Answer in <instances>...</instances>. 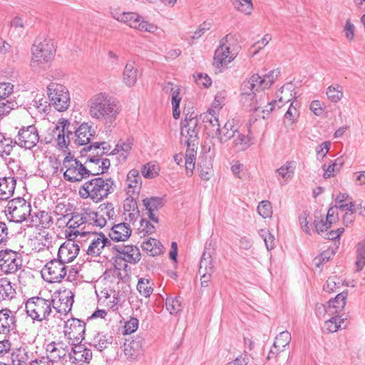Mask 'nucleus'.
Wrapping results in <instances>:
<instances>
[{"instance_id":"nucleus-1","label":"nucleus","mask_w":365,"mask_h":365,"mask_svg":"<svg viewBox=\"0 0 365 365\" xmlns=\"http://www.w3.org/2000/svg\"><path fill=\"white\" fill-rule=\"evenodd\" d=\"M90 115L105 123H112L118 114L117 105L106 93L93 95L88 101Z\"/></svg>"},{"instance_id":"nucleus-2","label":"nucleus","mask_w":365,"mask_h":365,"mask_svg":"<svg viewBox=\"0 0 365 365\" xmlns=\"http://www.w3.org/2000/svg\"><path fill=\"white\" fill-rule=\"evenodd\" d=\"M115 185L111 178L98 177L85 182L79 188V195L83 199H91L99 202L114 192Z\"/></svg>"},{"instance_id":"nucleus-3","label":"nucleus","mask_w":365,"mask_h":365,"mask_svg":"<svg viewBox=\"0 0 365 365\" xmlns=\"http://www.w3.org/2000/svg\"><path fill=\"white\" fill-rule=\"evenodd\" d=\"M53 173H63V179L70 182H78L88 178V168L70 153L63 158L60 168H54Z\"/></svg>"},{"instance_id":"nucleus-4","label":"nucleus","mask_w":365,"mask_h":365,"mask_svg":"<svg viewBox=\"0 0 365 365\" xmlns=\"http://www.w3.org/2000/svg\"><path fill=\"white\" fill-rule=\"evenodd\" d=\"M56 53L55 46L50 39L36 41L31 48V66L34 71H41L49 66Z\"/></svg>"},{"instance_id":"nucleus-5","label":"nucleus","mask_w":365,"mask_h":365,"mask_svg":"<svg viewBox=\"0 0 365 365\" xmlns=\"http://www.w3.org/2000/svg\"><path fill=\"white\" fill-rule=\"evenodd\" d=\"M239 47L234 35H226L220 40V45L215 51L214 66L219 69L226 68L237 56Z\"/></svg>"},{"instance_id":"nucleus-6","label":"nucleus","mask_w":365,"mask_h":365,"mask_svg":"<svg viewBox=\"0 0 365 365\" xmlns=\"http://www.w3.org/2000/svg\"><path fill=\"white\" fill-rule=\"evenodd\" d=\"M58 219V222H62L61 225L65 224L68 228L66 230V237L75 239L78 236H86L88 232L84 231L85 227L80 229L83 224L88 223L93 225V220L91 217V210L85 208L81 215H74L70 217L68 214L61 215Z\"/></svg>"},{"instance_id":"nucleus-7","label":"nucleus","mask_w":365,"mask_h":365,"mask_svg":"<svg viewBox=\"0 0 365 365\" xmlns=\"http://www.w3.org/2000/svg\"><path fill=\"white\" fill-rule=\"evenodd\" d=\"M259 93V88L249 78L242 84L240 99L241 104L250 111L258 110L266 103L265 96Z\"/></svg>"},{"instance_id":"nucleus-8","label":"nucleus","mask_w":365,"mask_h":365,"mask_svg":"<svg viewBox=\"0 0 365 365\" xmlns=\"http://www.w3.org/2000/svg\"><path fill=\"white\" fill-rule=\"evenodd\" d=\"M204 125L207 134L210 137L217 138L220 144H224L234 138L238 130L235 119L228 120L222 127L220 126L218 119L205 123Z\"/></svg>"},{"instance_id":"nucleus-9","label":"nucleus","mask_w":365,"mask_h":365,"mask_svg":"<svg viewBox=\"0 0 365 365\" xmlns=\"http://www.w3.org/2000/svg\"><path fill=\"white\" fill-rule=\"evenodd\" d=\"M28 317L33 320L42 322L48 319L52 314V302L40 297L29 299L25 304Z\"/></svg>"},{"instance_id":"nucleus-10","label":"nucleus","mask_w":365,"mask_h":365,"mask_svg":"<svg viewBox=\"0 0 365 365\" xmlns=\"http://www.w3.org/2000/svg\"><path fill=\"white\" fill-rule=\"evenodd\" d=\"M112 16L118 21L140 31L153 34L158 30L157 25L145 21L141 16L134 12H113Z\"/></svg>"},{"instance_id":"nucleus-11","label":"nucleus","mask_w":365,"mask_h":365,"mask_svg":"<svg viewBox=\"0 0 365 365\" xmlns=\"http://www.w3.org/2000/svg\"><path fill=\"white\" fill-rule=\"evenodd\" d=\"M47 94L50 104L58 111H65L69 108L70 93L68 88L63 85L51 83L47 86Z\"/></svg>"},{"instance_id":"nucleus-12","label":"nucleus","mask_w":365,"mask_h":365,"mask_svg":"<svg viewBox=\"0 0 365 365\" xmlns=\"http://www.w3.org/2000/svg\"><path fill=\"white\" fill-rule=\"evenodd\" d=\"M5 212L11 222L21 223L31 215V207L24 198L17 197L9 201Z\"/></svg>"},{"instance_id":"nucleus-13","label":"nucleus","mask_w":365,"mask_h":365,"mask_svg":"<svg viewBox=\"0 0 365 365\" xmlns=\"http://www.w3.org/2000/svg\"><path fill=\"white\" fill-rule=\"evenodd\" d=\"M67 266L59 259L48 261L41 269L43 279L49 283L60 282L66 277Z\"/></svg>"},{"instance_id":"nucleus-14","label":"nucleus","mask_w":365,"mask_h":365,"mask_svg":"<svg viewBox=\"0 0 365 365\" xmlns=\"http://www.w3.org/2000/svg\"><path fill=\"white\" fill-rule=\"evenodd\" d=\"M86 324L84 322L71 318L65 322L63 334L71 344H80L84 339Z\"/></svg>"},{"instance_id":"nucleus-15","label":"nucleus","mask_w":365,"mask_h":365,"mask_svg":"<svg viewBox=\"0 0 365 365\" xmlns=\"http://www.w3.org/2000/svg\"><path fill=\"white\" fill-rule=\"evenodd\" d=\"M21 266L22 259L19 253L11 250L0 251V269L4 273H15Z\"/></svg>"},{"instance_id":"nucleus-16","label":"nucleus","mask_w":365,"mask_h":365,"mask_svg":"<svg viewBox=\"0 0 365 365\" xmlns=\"http://www.w3.org/2000/svg\"><path fill=\"white\" fill-rule=\"evenodd\" d=\"M91 217L93 220V225L96 227L102 228L108 222L113 225L115 217L113 205L110 202L101 205L96 212L91 210Z\"/></svg>"},{"instance_id":"nucleus-17","label":"nucleus","mask_w":365,"mask_h":365,"mask_svg":"<svg viewBox=\"0 0 365 365\" xmlns=\"http://www.w3.org/2000/svg\"><path fill=\"white\" fill-rule=\"evenodd\" d=\"M39 141V135L37 128L34 125L21 128L16 136V143L21 148L31 149Z\"/></svg>"},{"instance_id":"nucleus-18","label":"nucleus","mask_w":365,"mask_h":365,"mask_svg":"<svg viewBox=\"0 0 365 365\" xmlns=\"http://www.w3.org/2000/svg\"><path fill=\"white\" fill-rule=\"evenodd\" d=\"M74 294L71 290L65 289L60 292L55 298L51 299L52 312L55 311L60 315H66L71 310L73 303Z\"/></svg>"},{"instance_id":"nucleus-19","label":"nucleus","mask_w":365,"mask_h":365,"mask_svg":"<svg viewBox=\"0 0 365 365\" xmlns=\"http://www.w3.org/2000/svg\"><path fill=\"white\" fill-rule=\"evenodd\" d=\"M226 92L221 91L217 93L214 100L207 110L200 115L203 123L218 119V115L225 103Z\"/></svg>"},{"instance_id":"nucleus-20","label":"nucleus","mask_w":365,"mask_h":365,"mask_svg":"<svg viewBox=\"0 0 365 365\" xmlns=\"http://www.w3.org/2000/svg\"><path fill=\"white\" fill-rule=\"evenodd\" d=\"M67 240L58 248V259L63 263L72 262L78 255L80 247L73 238L66 237Z\"/></svg>"},{"instance_id":"nucleus-21","label":"nucleus","mask_w":365,"mask_h":365,"mask_svg":"<svg viewBox=\"0 0 365 365\" xmlns=\"http://www.w3.org/2000/svg\"><path fill=\"white\" fill-rule=\"evenodd\" d=\"M197 126V120L192 118L189 120H185L181 128L182 143L187 146H197L198 144L197 132L195 130Z\"/></svg>"},{"instance_id":"nucleus-22","label":"nucleus","mask_w":365,"mask_h":365,"mask_svg":"<svg viewBox=\"0 0 365 365\" xmlns=\"http://www.w3.org/2000/svg\"><path fill=\"white\" fill-rule=\"evenodd\" d=\"M162 88L165 93L171 95V103L173 106V118L178 119L180 115V103L182 100V94L179 86L171 82H165Z\"/></svg>"},{"instance_id":"nucleus-23","label":"nucleus","mask_w":365,"mask_h":365,"mask_svg":"<svg viewBox=\"0 0 365 365\" xmlns=\"http://www.w3.org/2000/svg\"><path fill=\"white\" fill-rule=\"evenodd\" d=\"M88 239L91 243L87 250V254L91 256H98L101 255L105 246L109 243V240L103 233H96L88 232Z\"/></svg>"},{"instance_id":"nucleus-24","label":"nucleus","mask_w":365,"mask_h":365,"mask_svg":"<svg viewBox=\"0 0 365 365\" xmlns=\"http://www.w3.org/2000/svg\"><path fill=\"white\" fill-rule=\"evenodd\" d=\"M293 90L294 86L292 83H289L284 85L277 93L278 100L272 101V102L267 103L266 106V109H263L262 112H267V113L269 114L274 109L275 105H277V107L280 108L282 106L279 103H287L292 101L294 98V94L292 93Z\"/></svg>"},{"instance_id":"nucleus-25","label":"nucleus","mask_w":365,"mask_h":365,"mask_svg":"<svg viewBox=\"0 0 365 365\" xmlns=\"http://www.w3.org/2000/svg\"><path fill=\"white\" fill-rule=\"evenodd\" d=\"M73 345L74 346L71 349L68 355L69 361L76 365L88 363L92 359V351L79 344Z\"/></svg>"},{"instance_id":"nucleus-26","label":"nucleus","mask_w":365,"mask_h":365,"mask_svg":"<svg viewBox=\"0 0 365 365\" xmlns=\"http://www.w3.org/2000/svg\"><path fill=\"white\" fill-rule=\"evenodd\" d=\"M280 71L277 68L269 71L267 73H255L250 79L256 84L260 91L269 88L279 76Z\"/></svg>"},{"instance_id":"nucleus-27","label":"nucleus","mask_w":365,"mask_h":365,"mask_svg":"<svg viewBox=\"0 0 365 365\" xmlns=\"http://www.w3.org/2000/svg\"><path fill=\"white\" fill-rule=\"evenodd\" d=\"M118 256L124 261L135 264L140 261L141 255L138 247L133 245H118L114 247Z\"/></svg>"},{"instance_id":"nucleus-28","label":"nucleus","mask_w":365,"mask_h":365,"mask_svg":"<svg viewBox=\"0 0 365 365\" xmlns=\"http://www.w3.org/2000/svg\"><path fill=\"white\" fill-rule=\"evenodd\" d=\"M46 357L53 363L58 362L61 359L68 357L70 349L63 342H51L49 343L46 349Z\"/></svg>"},{"instance_id":"nucleus-29","label":"nucleus","mask_w":365,"mask_h":365,"mask_svg":"<svg viewBox=\"0 0 365 365\" xmlns=\"http://www.w3.org/2000/svg\"><path fill=\"white\" fill-rule=\"evenodd\" d=\"M15 315L9 309L0 310V334L6 336L15 328Z\"/></svg>"},{"instance_id":"nucleus-30","label":"nucleus","mask_w":365,"mask_h":365,"mask_svg":"<svg viewBox=\"0 0 365 365\" xmlns=\"http://www.w3.org/2000/svg\"><path fill=\"white\" fill-rule=\"evenodd\" d=\"M291 334L287 331L280 332L276 337L273 346L270 349L267 358L269 359L274 357L284 350L291 341Z\"/></svg>"},{"instance_id":"nucleus-31","label":"nucleus","mask_w":365,"mask_h":365,"mask_svg":"<svg viewBox=\"0 0 365 365\" xmlns=\"http://www.w3.org/2000/svg\"><path fill=\"white\" fill-rule=\"evenodd\" d=\"M68 125L69 123L63 120L59 122V125L55 126L53 130V133L57 135L56 140L61 148H67L70 143V135H72V133L68 130Z\"/></svg>"},{"instance_id":"nucleus-32","label":"nucleus","mask_w":365,"mask_h":365,"mask_svg":"<svg viewBox=\"0 0 365 365\" xmlns=\"http://www.w3.org/2000/svg\"><path fill=\"white\" fill-rule=\"evenodd\" d=\"M90 165L88 168V177L98 175L104 173L110 167V160L105 158H100L98 155L92 156L89 158Z\"/></svg>"},{"instance_id":"nucleus-33","label":"nucleus","mask_w":365,"mask_h":365,"mask_svg":"<svg viewBox=\"0 0 365 365\" xmlns=\"http://www.w3.org/2000/svg\"><path fill=\"white\" fill-rule=\"evenodd\" d=\"M132 230L128 223H119L112 225L109 237L113 241L124 242L131 235Z\"/></svg>"},{"instance_id":"nucleus-34","label":"nucleus","mask_w":365,"mask_h":365,"mask_svg":"<svg viewBox=\"0 0 365 365\" xmlns=\"http://www.w3.org/2000/svg\"><path fill=\"white\" fill-rule=\"evenodd\" d=\"M125 183L127 195L132 196L138 194L141 187V181L137 170L133 169L128 172Z\"/></svg>"},{"instance_id":"nucleus-35","label":"nucleus","mask_w":365,"mask_h":365,"mask_svg":"<svg viewBox=\"0 0 365 365\" xmlns=\"http://www.w3.org/2000/svg\"><path fill=\"white\" fill-rule=\"evenodd\" d=\"M348 296L347 292H342L338 294L334 299H330L327 303V314L339 315L343 311Z\"/></svg>"},{"instance_id":"nucleus-36","label":"nucleus","mask_w":365,"mask_h":365,"mask_svg":"<svg viewBox=\"0 0 365 365\" xmlns=\"http://www.w3.org/2000/svg\"><path fill=\"white\" fill-rule=\"evenodd\" d=\"M336 208H329L325 220L321 219L318 220L316 219L314 220L316 231L323 236L325 232L331 227V225L336 222Z\"/></svg>"},{"instance_id":"nucleus-37","label":"nucleus","mask_w":365,"mask_h":365,"mask_svg":"<svg viewBox=\"0 0 365 365\" xmlns=\"http://www.w3.org/2000/svg\"><path fill=\"white\" fill-rule=\"evenodd\" d=\"M95 134L92 126L88 123H82L75 131V143L78 145L88 144Z\"/></svg>"},{"instance_id":"nucleus-38","label":"nucleus","mask_w":365,"mask_h":365,"mask_svg":"<svg viewBox=\"0 0 365 365\" xmlns=\"http://www.w3.org/2000/svg\"><path fill=\"white\" fill-rule=\"evenodd\" d=\"M138 66L133 61H128L123 71V81L128 87L133 86L138 78Z\"/></svg>"},{"instance_id":"nucleus-39","label":"nucleus","mask_w":365,"mask_h":365,"mask_svg":"<svg viewBox=\"0 0 365 365\" xmlns=\"http://www.w3.org/2000/svg\"><path fill=\"white\" fill-rule=\"evenodd\" d=\"M16 181L12 177L0 178V200H7L13 196Z\"/></svg>"},{"instance_id":"nucleus-40","label":"nucleus","mask_w":365,"mask_h":365,"mask_svg":"<svg viewBox=\"0 0 365 365\" xmlns=\"http://www.w3.org/2000/svg\"><path fill=\"white\" fill-rule=\"evenodd\" d=\"M143 204L148 210L149 218L154 222H158V220L154 212L163 206V198L159 197H146L143 200Z\"/></svg>"},{"instance_id":"nucleus-41","label":"nucleus","mask_w":365,"mask_h":365,"mask_svg":"<svg viewBox=\"0 0 365 365\" xmlns=\"http://www.w3.org/2000/svg\"><path fill=\"white\" fill-rule=\"evenodd\" d=\"M200 177L202 180H209L213 175L212 160L210 157H202L200 159L197 167Z\"/></svg>"},{"instance_id":"nucleus-42","label":"nucleus","mask_w":365,"mask_h":365,"mask_svg":"<svg viewBox=\"0 0 365 365\" xmlns=\"http://www.w3.org/2000/svg\"><path fill=\"white\" fill-rule=\"evenodd\" d=\"M295 163L287 161L279 168L276 170L275 173L278 179L282 178L285 183L289 181L294 176L295 171Z\"/></svg>"},{"instance_id":"nucleus-43","label":"nucleus","mask_w":365,"mask_h":365,"mask_svg":"<svg viewBox=\"0 0 365 365\" xmlns=\"http://www.w3.org/2000/svg\"><path fill=\"white\" fill-rule=\"evenodd\" d=\"M31 222L33 223L32 225L43 229L49 228L53 224L51 216L48 212L45 211L36 212L35 216L32 217Z\"/></svg>"},{"instance_id":"nucleus-44","label":"nucleus","mask_w":365,"mask_h":365,"mask_svg":"<svg viewBox=\"0 0 365 365\" xmlns=\"http://www.w3.org/2000/svg\"><path fill=\"white\" fill-rule=\"evenodd\" d=\"M142 249L150 256H157L163 252V247L160 241L155 238H149L141 245Z\"/></svg>"},{"instance_id":"nucleus-45","label":"nucleus","mask_w":365,"mask_h":365,"mask_svg":"<svg viewBox=\"0 0 365 365\" xmlns=\"http://www.w3.org/2000/svg\"><path fill=\"white\" fill-rule=\"evenodd\" d=\"M133 145V143L132 139L128 138L125 140H120L116 144L115 148L110 152V154H119L122 159L125 160L131 150Z\"/></svg>"},{"instance_id":"nucleus-46","label":"nucleus","mask_w":365,"mask_h":365,"mask_svg":"<svg viewBox=\"0 0 365 365\" xmlns=\"http://www.w3.org/2000/svg\"><path fill=\"white\" fill-rule=\"evenodd\" d=\"M233 146L235 149L240 151H245L252 145V140L249 135H245L237 130L236 135L234 137Z\"/></svg>"},{"instance_id":"nucleus-47","label":"nucleus","mask_w":365,"mask_h":365,"mask_svg":"<svg viewBox=\"0 0 365 365\" xmlns=\"http://www.w3.org/2000/svg\"><path fill=\"white\" fill-rule=\"evenodd\" d=\"M11 360L14 365H30L31 354L25 349H18L13 351Z\"/></svg>"},{"instance_id":"nucleus-48","label":"nucleus","mask_w":365,"mask_h":365,"mask_svg":"<svg viewBox=\"0 0 365 365\" xmlns=\"http://www.w3.org/2000/svg\"><path fill=\"white\" fill-rule=\"evenodd\" d=\"M113 341V336L108 334L98 333L91 341L94 347L101 351L106 349Z\"/></svg>"},{"instance_id":"nucleus-49","label":"nucleus","mask_w":365,"mask_h":365,"mask_svg":"<svg viewBox=\"0 0 365 365\" xmlns=\"http://www.w3.org/2000/svg\"><path fill=\"white\" fill-rule=\"evenodd\" d=\"M345 319L341 316L334 315L324 323L323 330L327 333H334L342 328Z\"/></svg>"},{"instance_id":"nucleus-50","label":"nucleus","mask_w":365,"mask_h":365,"mask_svg":"<svg viewBox=\"0 0 365 365\" xmlns=\"http://www.w3.org/2000/svg\"><path fill=\"white\" fill-rule=\"evenodd\" d=\"M143 349L140 339L132 340L124 344V352L128 357L135 359L138 356Z\"/></svg>"},{"instance_id":"nucleus-51","label":"nucleus","mask_w":365,"mask_h":365,"mask_svg":"<svg viewBox=\"0 0 365 365\" xmlns=\"http://www.w3.org/2000/svg\"><path fill=\"white\" fill-rule=\"evenodd\" d=\"M187 150L185 155V168L187 173H192L195 166V156L197 154V146H187Z\"/></svg>"},{"instance_id":"nucleus-52","label":"nucleus","mask_w":365,"mask_h":365,"mask_svg":"<svg viewBox=\"0 0 365 365\" xmlns=\"http://www.w3.org/2000/svg\"><path fill=\"white\" fill-rule=\"evenodd\" d=\"M14 294L15 289L10 280L6 277L0 278V299L12 298Z\"/></svg>"},{"instance_id":"nucleus-53","label":"nucleus","mask_w":365,"mask_h":365,"mask_svg":"<svg viewBox=\"0 0 365 365\" xmlns=\"http://www.w3.org/2000/svg\"><path fill=\"white\" fill-rule=\"evenodd\" d=\"M214 264L212 255L206 250L203 252L199 266V272H213Z\"/></svg>"},{"instance_id":"nucleus-54","label":"nucleus","mask_w":365,"mask_h":365,"mask_svg":"<svg viewBox=\"0 0 365 365\" xmlns=\"http://www.w3.org/2000/svg\"><path fill=\"white\" fill-rule=\"evenodd\" d=\"M231 2L237 11L245 15H250L253 11L252 0H231Z\"/></svg>"},{"instance_id":"nucleus-55","label":"nucleus","mask_w":365,"mask_h":365,"mask_svg":"<svg viewBox=\"0 0 365 365\" xmlns=\"http://www.w3.org/2000/svg\"><path fill=\"white\" fill-rule=\"evenodd\" d=\"M14 144L11 138H6L0 133V156H9L13 150Z\"/></svg>"},{"instance_id":"nucleus-56","label":"nucleus","mask_w":365,"mask_h":365,"mask_svg":"<svg viewBox=\"0 0 365 365\" xmlns=\"http://www.w3.org/2000/svg\"><path fill=\"white\" fill-rule=\"evenodd\" d=\"M339 209L341 211H346L344 215L343 222L346 226H348L354 221V212H356L355 204L350 202L346 205H339Z\"/></svg>"},{"instance_id":"nucleus-57","label":"nucleus","mask_w":365,"mask_h":365,"mask_svg":"<svg viewBox=\"0 0 365 365\" xmlns=\"http://www.w3.org/2000/svg\"><path fill=\"white\" fill-rule=\"evenodd\" d=\"M326 94L329 101L337 103L343 97V88L339 85L330 86L327 88Z\"/></svg>"},{"instance_id":"nucleus-58","label":"nucleus","mask_w":365,"mask_h":365,"mask_svg":"<svg viewBox=\"0 0 365 365\" xmlns=\"http://www.w3.org/2000/svg\"><path fill=\"white\" fill-rule=\"evenodd\" d=\"M137 289L145 297H148L153 293V282L148 279L140 278L137 284Z\"/></svg>"},{"instance_id":"nucleus-59","label":"nucleus","mask_w":365,"mask_h":365,"mask_svg":"<svg viewBox=\"0 0 365 365\" xmlns=\"http://www.w3.org/2000/svg\"><path fill=\"white\" fill-rule=\"evenodd\" d=\"M166 308L171 314L178 313L182 310V301L180 297H169L166 299Z\"/></svg>"},{"instance_id":"nucleus-60","label":"nucleus","mask_w":365,"mask_h":365,"mask_svg":"<svg viewBox=\"0 0 365 365\" xmlns=\"http://www.w3.org/2000/svg\"><path fill=\"white\" fill-rule=\"evenodd\" d=\"M299 104L297 102H292L288 110L284 114V119L289 125H292L299 117V113L298 110Z\"/></svg>"},{"instance_id":"nucleus-61","label":"nucleus","mask_w":365,"mask_h":365,"mask_svg":"<svg viewBox=\"0 0 365 365\" xmlns=\"http://www.w3.org/2000/svg\"><path fill=\"white\" fill-rule=\"evenodd\" d=\"M259 235L264 240L267 250H272L275 247V239L272 234L268 230L262 229L259 231Z\"/></svg>"},{"instance_id":"nucleus-62","label":"nucleus","mask_w":365,"mask_h":365,"mask_svg":"<svg viewBox=\"0 0 365 365\" xmlns=\"http://www.w3.org/2000/svg\"><path fill=\"white\" fill-rule=\"evenodd\" d=\"M257 212L263 218H270L272 215L271 202L268 200L261 201L257 206Z\"/></svg>"},{"instance_id":"nucleus-63","label":"nucleus","mask_w":365,"mask_h":365,"mask_svg":"<svg viewBox=\"0 0 365 365\" xmlns=\"http://www.w3.org/2000/svg\"><path fill=\"white\" fill-rule=\"evenodd\" d=\"M356 265L358 270L362 269L365 265V239L357 245V257Z\"/></svg>"},{"instance_id":"nucleus-64","label":"nucleus","mask_w":365,"mask_h":365,"mask_svg":"<svg viewBox=\"0 0 365 365\" xmlns=\"http://www.w3.org/2000/svg\"><path fill=\"white\" fill-rule=\"evenodd\" d=\"M159 166L157 164L148 163L141 170L142 175L146 178H153L158 175Z\"/></svg>"}]
</instances>
